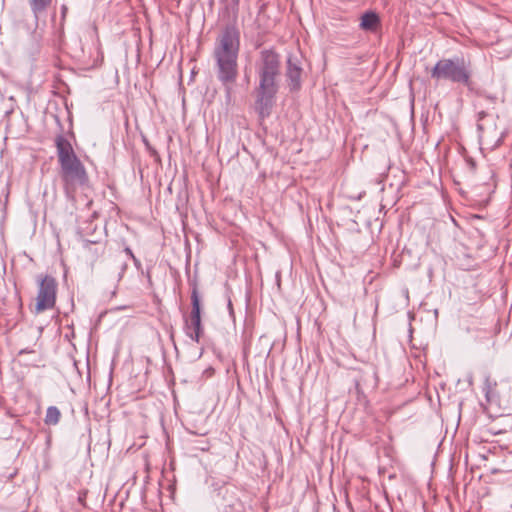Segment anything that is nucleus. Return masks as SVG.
I'll list each match as a JSON object with an SVG mask.
<instances>
[{"label":"nucleus","mask_w":512,"mask_h":512,"mask_svg":"<svg viewBox=\"0 0 512 512\" xmlns=\"http://www.w3.org/2000/svg\"><path fill=\"white\" fill-rule=\"evenodd\" d=\"M55 146L60 165L59 175L65 194L69 199H74L77 189L88 185V174L71 143L63 135L56 136Z\"/></svg>","instance_id":"nucleus-2"},{"label":"nucleus","mask_w":512,"mask_h":512,"mask_svg":"<svg viewBox=\"0 0 512 512\" xmlns=\"http://www.w3.org/2000/svg\"><path fill=\"white\" fill-rule=\"evenodd\" d=\"M496 386H497L496 381L492 380L491 377L489 375H487L485 377L484 383H483V392L488 401L490 400V394L496 388Z\"/></svg>","instance_id":"nucleus-12"},{"label":"nucleus","mask_w":512,"mask_h":512,"mask_svg":"<svg viewBox=\"0 0 512 512\" xmlns=\"http://www.w3.org/2000/svg\"><path fill=\"white\" fill-rule=\"evenodd\" d=\"M120 272H119V279L123 276L124 272L127 269V264L125 262H121L119 264Z\"/></svg>","instance_id":"nucleus-14"},{"label":"nucleus","mask_w":512,"mask_h":512,"mask_svg":"<svg viewBox=\"0 0 512 512\" xmlns=\"http://www.w3.org/2000/svg\"><path fill=\"white\" fill-rule=\"evenodd\" d=\"M67 12H68L67 6L66 5H62L61 6V23H63L65 21Z\"/></svg>","instance_id":"nucleus-13"},{"label":"nucleus","mask_w":512,"mask_h":512,"mask_svg":"<svg viewBox=\"0 0 512 512\" xmlns=\"http://www.w3.org/2000/svg\"><path fill=\"white\" fill-rule=\"evenodd\" d=\"M27 3L34 18V34H36L40 19L47 14L48 9L53 3V0H27Z\"/></svg>","instance_id":"nucleus-9"},{"label":"nucleus","mask_w":512,"mask_h":512,"mask_svg":"<svg viewBox=\"0 0 512 512\" xmlns=\"http://www.w3.org/2000/svg\"><path fill=\"white\" fill-rule=\"evenodd\" d=\"M380 26L379 16L373 12H365L361 16L360 28L364 31L375 32Z\"/></svg>","instance_id":"nucleus-10"},{"label":"nucleus","mask_w":512,"mask_h":512,"mask_svg":"<svg viewBox=\"0 0 512 512\" xmlns=\"http://www.w3.org/2000/svg\"><path fill=\"white\" fill-rule=\"evenodd\" d=\"M132 260L134 262V265L136 266L137 269H140L141 268V262L138 258L135 257V255H132Z\"/></svg>","instance_id":"nucleus-15"},{"label":"nucleus","mask_w":512,"mask_h":512,"mask_svg":"<svg viewBox=\"0 0 512 512\" xmlns=\"http://www.w3.org/2000/svg\"><path fill=\"white\" fill-rule=\"evenodd\" d=\"M277 91L278 88H261V86H258L255 101V110L258 113L260 119L263 120L270 116L272 108L275 103V96L277 94Z\"/></svg>","instance_id":"nucleus-7"},{"label":"nucleus","mask_w":512,"mask_h":512,"mask_svg":"<svg viewBox=\"0 0 512 512\" xmlns=\"http://www.w3.org/2000/svg\"><path fill=\"white\" fill-rule=\"evenodd\" d=\"M302 71L300 58L295 55H289L287 59L286 77L292 91L300 89Z\"/></svg>","instance_id":"nucleus-8"},{"label":"nucleus","mask_w":512,"mask_h":512,"mask_svg":"<svg viewBox=\"0 0 512 512\" xmlns=\"http://www.w3.org/2000/svg\"><path fill=\"white\" fill-rule=\"evenodd\" d=\"M255 70L261 88H278L277 78L280 75V57L275 51L262 50L255 63Z\"/></svg>","instance_id":"nucleus-4"},{"label":"nucleus","mask_w":512,"mask_h":512,"mask_svg":"<svg viewBox=\"0 0 512 512\" xmlns=\"http://www.w3.org/2000/svg\"><path fill=\"white\" fill-rule=\"evenodd\" d=\"M191 305L192 309L190 315L184 318V331L185 334L194 342L199 343L203 333V326L201 323V303L197 287H193L191 292Z\"/></svg>","instance_id":"nucleus-5"},{"label":"nucleus","mask_w":512,"mask_h":512,"mask_svg":"<svg viewBox=\"0 0 512 512\" xmlns=\"http://www.w3.org/2000/svg\"><path fill=\"white\" fill-rule=\"evenodd\" d=\"M61 418V412L56 406H49L44 422L46 425H57Z\"/></svg>","instance_id":"nucleus-11"},{"label":"nucleus","mask_w":512,"mask_h":512,"mask_svg":"<svg viewBox=\"0 0 512 512\" xmlns=\"http://www.w3.org/2000/svg\"><path fill=\"white\" fill-rule=\"evenodd\" d=\"M124 251H125V252H126V254H127V255H129V257L132 259V255H134V254H133V252H132V250H131L129 247H126V248L124 249Z\"/></svg>","instance_id":"nucleus-16"},{"label":"nucleus","mask_w":512,"mask_h":512,"mask_svg":"<svg viewBox=\"0 0 512 512\" xmlns=\"http://www.w3.org/2000/svg\"><path fill=\"white\" fill-rule=\"evenodd\" d=\"M228 310L230 311V314H233V308H232L231 301H229V303H228Z\"/></svg>","instance_id":"nucleus-17"},{"label":"nucleus","mask_w":512,"mask_h":512,"mask_svg":"<svg viewBox=\"0 0 512 512\" xmlns=\"http://www.w3.org/2000/svg\"><path fill=\"white\" fill-rule=\"evenodd\" d=\"M431 78L436 81L447 80L453 83L469 86L471 83L470 63L464 58L439 60L430 72Z\"/></svg>","instance_id":"nucleus-3"},{"label":"nucleus","mask_w":512,"mask_h":512,"mask_svg":"<svg viewBox=\"0 0 512 512\" xmlns=\"http://www.w3.org/2000/svg\"><path fill=\"white\" fill-rule=\"evenodd\" d=\"M57 282L52 276L46 275L38 279L36 313L52 309L56 303Z\"/></svg>","instance_id":"nucleus-6"},{"label":"nucleus","mask_w":512,"mask_h":512,"mask_svg":"<svg viewBox=\"0 0 512 512\" xmlns=\"http://www.w3.org/2000/svg\"><path fill=\"white\" fill-rule=\"evenodd\" d=\"M240 32L234 25H227L219 33L213 48L215 73L225 89L227 104L232 102L233 86L238 77Z\"/></svg>","instance_id":"nucleus-1"}]
</instances>
